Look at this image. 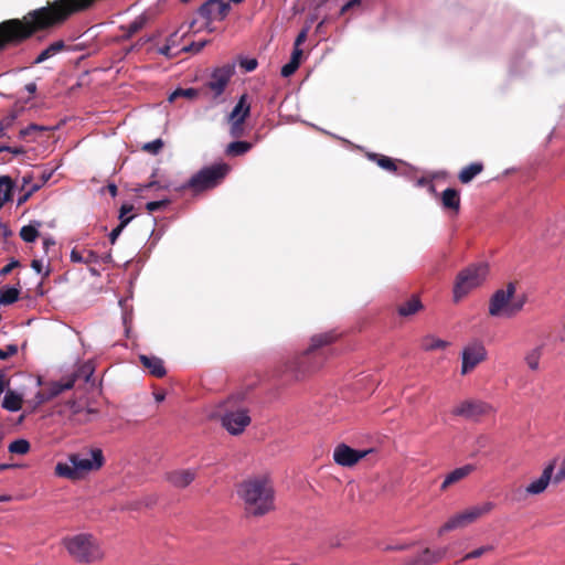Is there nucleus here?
I'll use <instances>...</instances> for the list:
<instances>
[{"label": "nucleus", "mask_w": 565, "mask_h": 565, "mask_svg": "<svg viewBox=\"0 0 565 565\" xmlns=\"http://www.w3.org/2000/svg\"><path fill=\"white\" fill-rule=\"evenodd\" d=\"M237 494L248 515L259 518L275 510V489L271 480L265 475L242 481Z\"/></svg>", "instance_id": "nucleus-1"}, {"label": "nucleus", "mask_w": 565, "mask_h": 565, "mask_svg": "<svg viewBox=\"0 0 565 565\" xmlns=\"http://www.w3.org/2000/svg\"><path fill=\"white\" fill-rule=\"evenodd\" d=\"M335 339L337 334L333 332L313 335L310 347L300 355L287 362L285 371L290 373L296 380L317 371L326 359L323 347L331 344Z\"/></svg>", "instance_id": "nucleus-2"}, {"label": "nucleus", "mask_w": 565, "mask_h": 565, "mask_svg": "<svg viewBox=\"0 0 565 565\" xmlns=\"http://www.w3.org/2000/svg\"><path fill=\"white\" fill-rule=\"evenodd\" d=\"M67 462H57L55 475L72 481L81 480L88 473L99 470L105 458L102 449L90 448L68 455Z\"/></svg>", "instance_id": "nucleus-3"}, {"label": "nucleus", "mask_w": 565, "mask_h": 565, "mask_svg": "<svg viewBox=\"0 0 565 565\" xmlns=\"http://www.w3.org/2000/svg\"><path fill=\"white\" fill-rule=\"evenodd\" d=\"M68 554L78 563L92 564L104 558L105 553L99 542L90 534H76L63 540Z\"/></svg>", "instance_id": "nucleus-4"}, {"label": "nucleus", "mask_w": 565, "mask_h": 565, "mask_svg": "<svg viewBox=\"0 0 565 565\" xmlns=\"http://www.w3.org/2000/svg\"><path fill=\"white\" fill-rule=\"evenodd\" d=\"M230 170V166L224 162L204 167L177 190L183 191L190 189L193 192L199 193L214 189L225 179Z\"/></svg>", "instance_id": "nucleus-5"}, {"label": "nucleus", "mask_w": 565, "mask_h": 565, "mask_svg": "<svg viewBox=\"0 0 565 565\" xmlns=\"http://www.w3.org/2000/svg\"><path fill=\"white\" fill-rule=\"evenodd\" d=\"M488 273L489 267L486 263L472 264L459 271L454 285V301L459 302L472 289L479 287L486 280Z\"/></svg>", "instance_id": "nucleus-6"}, {"label": "nucleus", "mask_w": 565, "mask_h": 565, "mask_svg": "<svg viewBox=\"0 0 565 565\" xmlns=\"http://www.w3.org/2000/svg\"><path fill=\"white\" fill-rule=\"evenodd\" d=\"M495 504L491 501H487L477 505H472L463 510L462 512H459L455 515H452L438 531L439 535H443L446 532L465 527L473 522H476L478 519L489 514L493 509Z\"/></svg>", "instance_id": "nucleus-7"}, {"label": "nucleus", "mask_w": 565, "mask_h": 565, "mask_svg": "<svg viewBox=\"0 0 565 565\" xmlns=\"http://www.w3.org/2000/svg\"><path fill=\"white\" fill-rule=\"evenodd\" d=\"M514 294L515 285L513 282H509L505 289H498L490 298L489 315L497 318H508V309Z\"/></svg>", "instance_id": "nucleus-8"}, {"label": "nucleus", "mask_w": 565, "mask_h": 565, "mask_svg": "<svg viewBox=\"0 0 565 565\" xmlns=\"http://www.w3.org/2000/svg\"><path fill=\"white\" fill-rule=\"evenodd\" d=\"M250 416L246 408L228 409L226 408L221 417L223 427L231 435H239L250 424Z\"/></svg>", "instance_id": "nucleus-9"}, {"label": "nucleus", "mask_w": 565, "mask_h": 565, "mask_svg": "<svg viewBox=\"0 0 565 565\" xmlns=\"http://www.w3.org/2000/svg\"><path fill=\"white\" fill-rule=\"evenodd\" d=\"M234 64H225L221 67H216L212 72L211 77L206 83V87L213 92L214 98L220 97L224 93L234 74Z\"/></svg>", "instance_id": "nucleus-10"}, {"label": "nucleus", "mask_w": 565, "mask_h": 565, "mask_svg": "<svg viewBox=\"0 0 565 565\" xmlns=\"http://www.w3.org/2000/svg\"><path fill=\"white\" fill-rule=\"evenodd\" d=\"M487 358V350L481 342H472L462 350L461 374L472 371Z\"/></svg>", "instance_id": "nucleus-11"}, {"label": "nucleus", "mask_w": 565, "mask_h": 565, "mask_svg": "<svg viewBox=\"0 0 565 565\" xmlns=\"http://www.w3.org/2000/svg\"><path fill=\"white\" fill-rule=\"evenodd\" d=\"M372 450H355L345 444H339L333 451V460L342 467H352Z\"/></svg>", "instance_id": "nucleus-12"}, {"label": "nucleus", "mask_w": 565, "mask_h": 565, "mask_svg": "<svg viewBox=\"0 0 565 565\" xmlns=\"http://www.w3.org/2000/svg\"><path fill=\"white\" fill-rule=\"evenodd\" d=\"M231 6L225 0H207L199 8V14L207 21L223 20Z\"/></svg>", "instance_id": "nucleus-13"}, {"label": "nucleus", "mask_w": 565, "mask_h": 565, "mask_svg": "<svg viewBox=\"0 0 565 565\" xmlns=\"http://www.w3.org/2000/svg\"><path fill=\"white\" fill-rule=\"evenodd\" d=\"M198 470L193 468L175 469L166 473L164 479L173 488L184 489L189 487L196 478Z\"/></svg>", "instance_id": "nucleus-14"}, {"label": "nucleus", "mask_w": 565, "mask_h": 565, "mask_svg": "<svg viewBox=\"0 0 565 565\" xmlns=\"http://www.w3.org/2000/svg\"><path fill=\"white\" fill-rule=\"evenodd\" d=\"M488 409L489 406L483 402L465 401L452 409V414L456 416L465 417L467 419H472L486 414Z\"/></svg>", "instance_id": "nucleus-15"}, {"label": "nucleus", "mask_w": 565, "mask_h": 565, "mask_svg": "<svg viewBox=\"0 0 565 565\" xmlns=\"http://www.w3.org/2000/svg\"><path fill=\"white\" fill-rule=\"evenodd\" d=\"M73 387L74 379H68V376H66L63 377L61 381L51 382L44 391L38 393L36 397L39 398L40 403H44L53 399L62 392L71 390Z\"/></svg>", "instance_id": "nucleus-16"}, {"label": "nucleus", "mask_w": 565, "mask_h": 565, "mask_svg": "<svg viewBox=\"0 0 565 565\" xmlns=\"http://www.w3.org/2000/svg\"><path fill=\"white\" fill-rule=\"evenodd\" d=\"M447 554V547L438 550L425 548L416 557L409 559L406 565H434L439 563Z\"/></svg>", "instance_id": "nucleus-17"}, {"label": "nucleus", "mask_w": 565, "mask_h": 565, "mask_svg": "<svg viewBox=\"0 0 565 565\" xmlns=\"http://www.w3.org/2000/svg\"><path fill=\"white\" fill-rule=\"evenodd\" d=\"M554 462L546 466L541 475V477L534 481H532L526 488L525 492L527 494H540L545 491L550 481L553 478L554 472Z\"/></svg>", "instance_id": "nucleus-18"}, {"label": "nucleus", "mask_w": 565, "mask_h": 565, "mask_svg": "<svg viewBox=\"0 0 565 565\" xmlns=\"http://www.w3.org/2000/svg\"><path fill=\"white\" fill-rule=\"evenodd\" d=\"M139 361L156 377H163L167 373L163 360L158 356L140 354Z\"/></svg>", "instance_id": "nucleus-19"}, {"label": "nucleus", "mask_w": 565, "mask_h": 565, "mask_svg": "<svg viewBox=\"0 0 565 565\" xmlns=\"http://www.w3.org/2000/svg\"><path fill=\"white\" fill-rule=\"evenodd\" d=\"M476 470V466L468 463L449 472L441 483L440 490L445 491L451 484L457 483Z\"/></svg>", "instance_id": "nucleus-20"}, {"label": "nucleus", "mask_w": 565, "mask_h": 565, "mask_svg": "<svg viewBox=\"0 0 565 565\" xmlns=\"http://www.w3.org/2000/svg\"><path fill=\"white\" fill-rule=\"evenodd\" d=\"M441 206L444 210L454 211L458 213L460 210V194L459 191L452 188L446 189L440 196Z\"/></svg>", "instance_id": "nucleus-21"}, {"label": "nucleus", "mask_w": 565, "mask_h": 565, "mask_svg": "<svg viewBox=\"0 0 565 565\" xmlns=\"http://www.w3.org/2000/svg\"><path fill=\"white\" fill-rule=\"evenodd\" d=\"M250 114V104L248 103V96L247 94H243L233 110L228 114L227 120H236V119H243L246 120V118Z\"/></svg>", "instance_id": "nucleus-22"}, {"label": "nucleus", "mask_w": 565, "mask_h": 565, "mask_svg": "<svg viewBox=\"0 0 565 565\" xmlns=\"http://www.w3.org/2000/svg\"><path fill=\"white\" fill-rule=\"evenodd\" d=\"M71 262L78 264H97L99 262V255L90 249L77 250L76 248L72 249L70 255Z\"/></svg>", "instance_id": "nucleus-23"}, {"label": "nucleus", "mask_w": 565, "mask_h": 565, "mask_svg": "<svg viewBox=\"0 0 565 565\" xmlns=\"http://www.w3.org/2000/svg\"><path fill=\"white\" fill-rule=\"evenodd\" d=\"M367 158L370 160L376 162V164L379 167H381L382 169H384L388 172L397 173V171H398L397 162H401L399 160H394L387 156L375 153V152L367 153Z\"/></svg>", "instance_id": "nucleus-24"}, {"label": "nucleus", "mask_w": 565, "mask_h": 565, "mask_svg": "<svg viewBox=\"0 0 565 565\" xmlns=\"http://www.w3.org/2000/svg\"><path fill=\"white\" fill-rule=\"evenodd\" d=\"M65 49V43L63 40L55 41L51 43L46 49H44L34 60L33 64H41L44 61L53 57L57 53L62 52Z\"/></svg>", "instance_id": "nucleus-25"}, {"label": "nucleus", "mask_w": 565, "mask_h": 565, "mask_svg": "<svg viewBox=\"0 0 565 565\" xmlns=\"http://www.w3.org/2000/svg\"><path fill=\"white\" fill-rule=\"evenodd\" d=\"M483 170L481 162H472L465 167L458 174V179L461 183L467 184L473 180Z\"/></svg>", "instance_id": "nucleus-26"}, {"label": "nucleus", "mask_w": 565, "mask_h": 565, "mask_svg": "<svg viewBox=\"0 0 565 565\" xmlns=\"http://www.w3.org/2000/svg\"><path fill=\"white\" fill-rule=\"evenodd\" d=\"M423 309L422 301L417 296H413L409 300L402 303L397 308V312L401 317H409Z\"/></svg>", "instance_id": "nucleus-27"}, {"label": "nucleus", "mask_w": 565, "mask_h": 565, "mask_svg": "<svg viewBox=\"0 0 565 565\" xmlns=\"http://www.w3.org/2000/svg\"><path fill=\"white\" fill-rule=\"evenodd\" d=\"M2 407L9 412H18L22 407V396L13 391H8L2 401Z\"/></svg>", "instance_id": "nucleus-28"}, {"label": "nucleus", "mask_w": 565, "mask_h": 565, "mask_svg": "<svg viewBox=\"0 0 565 565\" xmlns=\"http://www.w3.org/2000/svg\"><path fill=\"white\" fill-rule=\"evenodd\" d=\"M253 145L248 141L236 140L227 145L225 153L232 157H238L247 153Z\"/></svg>", "instance_id": "nucleus-29"}, {"label": "nucleus", "mask_w": 565, "mask_h": 565, "mask_svg": "<svg viewBox=\"0 0 565 565\" xmlns=\"http://www.w3.org/2000/svg\"><path fill=\"white\" fill-rule=\"evenodd\" d=\"M13 182L10 177H0V202L4 205L12 199Z\"/></svg>", "instance_id": "nucleus-30"}, {"label": "nucleus", "mask_w": 565, "mask_h": 565, "mask_svg": "<svg viewBox=\"0 0 565 565\" xmlns=\"http://www.w3.org/2000/svg\"><path fill=\"white\" fill-rule=\"evenodd\" d=\"M448 347V342L435 338L434 335H426L422 340V348L425 351H434L438 349H445Z\"/></svg>", "instance_id": "nucleus-31"}, {"label": "nucleus", "mask_w": 565, "mask_h": 565, "mask_svg": "<svg viewBox=\"0 0 565 565\" xmlns=\"http://www.w3.org/2000/svg\"><path fill=\"white\" fill-rule=\"evenodd\" d=\"M94 373V367L90 363H84L81 365L74 373L68 375V379H74V384L77 380L82 379L85 383L90 380V376Z\"/></svg>", "instance_id": "nucleus-32"}, {"label": "nucleus", "mask_w": 565, "mask_h": 565, "mask_svg": "<svg viewBox=\"0 0 565 565\" xmlns=\"http://www.w3.org/2000/svg\"><path fill=\"white\" fill-rule=\"evenodd\" d=\"M39 226H41L40 222H36L35 226L31 224L23 226L20 231L21 238L26 243H33L39 236Z\"/></svg>", "instance_id": "nucleus-33"}, {"label": "nucleus", "mask_w": 565, "mask_h": 565, "mask_svg": "<svg viewBox=\"0 0 565 565\" xmlns=\"http://www.w3.org/2000/svg\"><path fill=\"white\" fill-rule=\"evenodd\" d=\"M20 291L15 287H6L0 291V303L11 305L19 299Z\"/></svg>", "instance_id": "nucleus-34"}, {"label": "nucleus", "mask_w": 565, "mask_h": 565, "mask_svg": "<svg viewBox=\"0 0 565 565\" xmlns=\"http://www.w3.org/2000/svg\"><path fill=\"white\" fill-rule=\"evenodd\" d=\"M199 95V90L195 88H178L170 96L169 100L174 102L180 97H184L188 99H193Z\"/></svg>", "instance_id": "nucleus-35"}, {"label": "nucleus", "mask_w": 565, "mask_h": 565, "mask_svg": "<svg viewBox=\"0 0 565 565\" xmlns=\"http://www.w3.org/2000/svg\"><path fill=\"white\" fill-rule=\"evenodd\" d=\"M30 450V443L25 439H17L9 445L11 454L24 455Z\"/></svg>", "instance_id": "nucleus-36"}, {"label": "nucleus", "mask_w": 565, "mask_h": 565, "mask_svg": "<svg viewBox=\"0 0 565 565\" xmlns=\"http://www.w3.org/2000/svg\"><path fill=\"white\" fill-rule=\"evenodd\" d=\"M540 359H541V349L535 348L526 354L525 362L531 370L535 371L539 369Z\"/></svg>", "instance_id": "nucleus-37"}, {"label": "nucleus", "mask_w": 565, "mask_h": 565, "mask_svg": "<svg viewBox=\"0 0 565 565\" xmlns=\"http://www.w3.org/2000/svg\"><path fill=\"white\" fill-rule=\"evenodd\" d=\"M231 122V128H230V135L235 138V139H238L241 138L242 136H244V122L245 120H243L242 118L241 119H236V120H228Z\"/></svg>", "instance_id": "nucleus-38"}, {"label": "nucleus", "mask_w": 565, "mask_h": 565, "mask_svg": "<svg viewBox=\"0 0 565 565\" xmlns=\"http://www.w3.org/2000/svg\"><path fill=\"white\" fill-rule=\"evenodd\" d=\"M163 146H164V143H163L162 139L158 138V139H154L153 141L145 143L141 147V149L148 153L158 154L161 151V149L163 148Z\"/></svg>", "instance_id": "nucleus-39"}, {"label": "nucleus", "mask_w": 565, "mask_h": 565, "mask_svg": "<svg viewBox=\"0 0 565 565\" xmlns=\"http://www.w3.org/2000/svg\"><path fill=\"white\" fill-rule=\"evenodd\" d=\"M525 301H526V298L525 296L514 300V301H510V307L508 309V318H512L514 317L518 312H520L524 305H525Z\"/></svg>", "instance_id": "nucleus-40"}, {"label": "nucleus", "mask_w": 565, "mask_h": 565, "mask_svg": "<svg viewBox=\"0 0 565 565\" xmlns=\"http://www.w3.org/2000/svg\"><path fill=\"white\" fill-rule=\"evenodd\" d=\"M134 216H129L126 220H122L109 234L110 244H115L116 239L119 237L124 228L130 223Z\"/></svg>", "instance_id": "nucleus-41"}, {"label": "nucleus", "mask_w": 565, "mask_h": 565, "mask_svg": "<svg viewBox=\"0 0 565 565\" xmlns=\"http://www.w3.org/2000/svg\"><path fill=\"white\" fill-rule=\"evenodd\" d=\"M47 128L44 127V126H40V125H36V124H31L28 127L21 129L20 132H19V136L22 139H26L28 137H30L34 132H36V131H44Z\"/></svg>", "instance_id": "nucleus-42"}, {"label": "nucleus", "mask_w": 565, "mask_h": 565, "mask_svg": "<svg viewBox=\"0 0 565 565\" xmlns=\"http://www.w3.org/2000/svg\"><path fill=\"white\" fill-rule=\"evenodd\" d=\"M170 202L171 201L169 199L151 201L146 204V209L149 213H153L167 207L170 204Z\"/></svg>", "instance_id": "nucleus-43"}, {"label": "nucleus", "mask_w": 565, "mask_h": 565, "mask_svg": "<svg viewBox=\"0 0 565 565\" xmlns=\"http://www.w3.org/2000/svg\"><path fill=\"white\" fill-rule=\"evenodd\" d=\"M207 44V41L192 42L189 45L183 46L179 52L183 53H199Z\"/></svg>", "instance_id": "nucleus-44"}, {"label": "nucleus", "mask_w": 565, "mask_h": 565, "mask_svg": "<svg viewBox=\"0 0 565 565\" xmlns=\"http://www.w3.org/2000/svg\"><path fill=\"white\" fill-rule=\"evenodd\" d=\"M493 550V546L492 545H487V546H481L470 553H467L463 557H462V561H467V559H472V558H477V557H480L482 556L484 553L487 552H490Z\"/></svg>", "instance_id": "nucleus-45"}, {"label": "nucleus", "mask_w": 565, "mask_h": 565, "mask_svg": "<svg viewBox=\"0 0 565 565\" xmlns=\"http://www.w3.org/2000/svg\"><path fill=\"white\" fill-rule=\"evenodd\" d=\"M18 353L17 344H8L4 349L0 348V360H7Z\"/></svg>", "instance_id": "nucleus-46"}, {"label": "nucleus", "mask_w": 565, "mask_h": 565, "mask_svg": "<svg viewBox=\"0 0 565 565\" xmlns=\"http://www.w3.org/2000/svg\"><path fill=\"white\" fill-rule=\"evenodd\" d=\"M298 67H299V64H297L292 61H289L287 64H285L281 67V71H280L281 76H284V77L291 76L297 71Z\"/></svg>", "instance_id": "nucleus-47"}, {"label": "nucleus", "mask_w": 565, "mask_h": 565, "mask_svg": "<svg viewBox=\"0 0 565 565\" xmlns=\"http://www.w3.org/2000/svg\"><path fill=\"white\" fill-rule=\"evenodd\" d=\"M239 64L246 72H253L257 67L258 62L256 58H243Z\"/></svg>", "instance_id": "nucleus-48"}, {"label": "nucleus", "mask_w": 565, "mask_h": 565, "mask_svg": "<svg viewBox=\"0 0 565 565\" xmlns=\"http://www.w3.org/2000/svg\"><path fill=\"white\" fill-rule=\"evenodd\" d=\"M41 189V184H32L28 190L26 192L19 198L18 200V205H21L23 204L24 202H26L29 200V198L34 193L36 192L38 190Z\"/></svg>", "instance_id": "nucleus-49"}, {"label": "nucleus", "mask_w": 565, "mask_h": 565, "mask_svg": "<svg viewBox=\"0 0 565 565\" xmlns=\"http://www.w3.org/2000/svg\"><path fill=\"white\" fill-rule=\"evenodd\" d=\"M563 480H565V456L562 459L561 467H559L558 471L553 477V481L555 483H559Z\"/></svg>", "instance_id": "nucleus-50"}, {"label": "nucleus", "mask_w": 565, "mask_h": 565, "mask_svg": "<svg viewBox=\"0 0 565 565\" xmlns=\"http://www.w3.org/2000/svg\"><path fill=\"white\" fill-rule=\"evenodd\" d=\"M142 25V20H135L130 22L127 28L129 35L137 33L139 30H141Z\"/></svg>", "instance_id": "nucleus-51"}, {"label": "nucleus", "mask_w": 565, "mask_h": 565, "mask_svg": "<svg viewBox=\"0 0 565 565\" xmlns=\"http://www.w3.org/2000/svg\"><path fill=\"white\" fill-rule=\"evenodd\" d=\"M309 26L303 28L295 40V46H300L307 39Z\"/></svg>", "instance_id": "nucleus-52"}, {"label": "nucleus", "mask_w": 565, "mask_h": 565, "mask_svg": "<svg viewBox=\"0 0 565 565\" xmlns=\"http://www.w3.org/2000/svg\"><path fill=\"white\" fill-rule=\"evenodd\" d=\"M158 53L167 57H173L180 52H172V49L166 43L164 45L158 49Z\"/></svg>", "instance_id": "nucleus-53"}, {"label": "nucleus", "mask_w": 565, "mask_h": 565, "mask_svg": "<svg viewBox=\"0 0 565 565\" xmlns=\"http://www.w3.org/2000/svg\"><path fill=\"white\" fill-rule=\"evenodd\" d=\"M53 170H44L41 172L39 177V182L35 184H41V188L52 178Z\"/></svg>", "instance_id": "nucleus-54"}, {"label": "nucleus", "mask_w": 565, "mask_h": 565, "mask_svg": "<svg viewBox=\"0 0 565 565\" xmlns=\"http://www.w3.org/2000/svg\"><path fill=\"white\" fill-rule=\"evenodd\" d=\"M134 210V205L131 204H122L121 207H120V213H119V220L120 222L122 220H126L128 218L129 216H126L128 213H130L131 211Z\"/></svg>", "instance_id": "nucleus-55"}, {"label": "nucleus", "mask_w": 565, "mask_h": 565, "mask_svg": "<svg viewBox=\"0 0 565 565\" xmlns=\"http://www.w3.org/2000/svg\"><path fill=\"white\" fill-rule=\"evenodd\" d=\"M301 56H302V50L300 49V46H295L294 45V51H292L290 61H292V62H295V63L300 65Z\"/></svg>", "instance_id": "nucleus-56"}, {"label": "nucleus", "mask_w": 565, "mask_h": 565, "mask_svg": "<svg viewBox=\"0 0 565 565\" xmlns=\"http://www.w3.org/2000/svg\"><path fill=\"white\" fill-rule=\"evenodd\" d=\"M19 265L18 260H12L11 263L7 264L1 270L0 276L8 275L13 268H15Z\"/></svg>", "instance_id": "nucleus-57"}, {"label": "nucleus", "mask_w": 565, "mask_h": 565, "mask_svg": "<svg viewBox=\"0 0 565 565\" xmlns=\"http://www.w3.org/2000/svg\"><path fill=\"white\" fill-rule=\"evenodd\" d=\"M167 44L173 50L179 44L178 32H174L167 39Z\"/></svg>", "instance_id": "nucleus-58"}, {"label": "nucleus", "mask_w": 565, "mask_h": 565, "mask_svg": "<svg viewBox=\"0 0 565 565\" xmlns=\"http://www.w3.org/2000/svg\"><path fill=\"white\" fill-rule=\"evenodd\" d=\"M31 267L38 273V274H42L43 273V262L40 260V259H33L32 263H31Z\"/></svg>", "instance_id": "nucleus-59"}, {"label": "nucleus", "mask_w": 565, "mask_h": 565, "mask_svg": "<svg viewBox=\"0 0 565 565\" xmlns=\"http://www.w3.org/2000/svg\"><path fill=\"white\" fill-rule=\"evenodd\" d=\"M11 235H12V232L9 228V226L7 224H3V223L0 222V236L7 238V237H9Z\"/></svg>", "instance_id": "nucleus-60"}, {"label": "nucleus", "mask_w": 565, "mask_h": 565, "mask_svg": "<svg viewBox=\"0 0 565 565\" xmlns=\"http://www.w3.org/2000/svg\"><path fill=\"white\" fill-rule=\"evenodd\" d=\"M361 4V0H350L349 2H347L342 9H341V13H344L345 11H348L349 9L355 7V6H360Z\"/></svg>", "instance_id": "nucleus-61"}, {"label": "nucleus", "mask_w": 565, "mask_h": 565, "mask_svg": "<svg viewBox=\"0 0 565 565\" xmlns=\"http://www.w3.org/2000/svg\"><path fill=\"white\" fill-rule=\"evenodd\" d=\"M67 405L70 406L73 415H77L82 412L81 407L74 401H70Z\"/></svg>", "instance_id": "nucleus-62"}, {"label": "nucleus", "mask_w": 565, "mask_h": 565, "mask_svg": "<svg viewBox=\"0 0 565 565\" xmlns=\"http://www.w3.org/2000/svg\"><path fill=\"white\" fill-rule=\"evenodd\" d=\"M9 152L14 154V156H20V154H24L25 153V149L23 147H11L10 146Z\"/></svg>", "instance_id": "nucleus-63"}, {"label": "nucleus", "mask_w": 565, "mask_h": 565, "mask_svg": "<svg viewBox=\"0 0 565 565\" xmlns=\"http://www.w3.org/2000/svg\"><path fill=\"white\" fill-rule=\"evenodd\" d=\"M33 180V175L31 173H26L22 177V186L25 188L29 185Z\"/></svg>", "instance_id": "nucleus-64"}]
</instances>
